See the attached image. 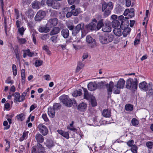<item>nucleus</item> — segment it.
Listing matches in <instances>:
<instances>
[{
    "instance_id": "obj_45",
    "label": "nucleus",
    "mask_w": 153,
    "mask_h": 153,
    "mask_svg": "<svg viewBox=\"0 0 153 153\" xmlns=\"http://www.w3.org/2000/svg\"><path fill=\"white\" fill-rule=\"evenodd\" d=\"M133 109V106L131 104H127L125 106V109L127 111H131Z\"/></svg>"
},
{
    "instance_id": "obj_34",
    "label": "nucleus",
    "mask_w": 153,
    "mask_h": 153,
    "mask_svg": "<svg viewBox=\"0 0 153 153\" xmlns=\"http://www.w3.org/2000/svg\"><path fill=\"white\" fill-rule=\"evenodd\" d=\"M46 146L48 148H50L54 146L53 141L51 140H47L45 143Z\"/></svg>"
},
{
    "instance_id": "obj_60",
    "label": "nucleus",
    "mask_w": 153,
    "mask_h": 153,
    "mask_svg": "<svg viewBox=\"0 0 153 153\" xmlns=\"http://www.w3.org/2000/svg\"><path fill=\"white\" fill-rule=\"evenodd\" d=\"M57 36H53L50 38L51 40L53 42L56 43L57 42Z\"/></svg>"
},
{
    "instance_id": "obj_37",
    "label": "nucleus",
    "mask_w": 153,
    "mask_h": 153,
    "mask_svg": "<svg viewBox=\"0 0 153 153\" xmlns=\"http://www.w3.org/2000/svg\"><path fill=\"white\" fill-rule=\"evenodd\" d=\"M104 25L103 19H101L98 21L97 25H96V28L97 30H99Z\"/></svg>"
},
{
    "instance_id": "obj_27",
    "label": "nucleus",
    "mask_w": 153,
    "mask_h": 153,
    "mask_svg": "<svg viewBox=\"0 0 153 153\" xmlns=\"http://www.w3.org/2000/svg\"><path fill=\"white\" fill-rule=\"evenodd\" d=\"M114 34L117 36H120L122 35V30L121 28H115L113 30Z\"/></svg>"
},
{
    "instance_id": "obj_43",
    "label": "nucleus",
    "mask_w": 153,
    "mask_h": 153,
    "mask_svg": "<svg viewBox=\"0 0 153 153\" xmlns=\"http://www.w3.org/2000/svg\"><path fill=\"white\" fill-rule=\"evenodd\" d=\"M71 11L73 15L77 16L80 13L81 9L80 8H77L75 9L72 10Z\"/></svg>"
},
{
    "instance_id": "obj_22",
    "label": "nucleus",
    "mask_w": 153,
    "mask_h": 153,
    "mask_svg": "<svg viewBox=\"0 0 153 153\" xmlns=\"http://www.w3.org/2000/svg\"><path fill=\"white\" fill-rule=\"evenodd\" d=\"M22 51L24 52L23 53V57L24 58H25L27 55L30 57L33 56L34 53L30 52V50L29 49L23 50Z\"/></svg>"
},
{
    "instance_id": "obj_57",
    "label": "nucleus",
    "mask_w": 153,
    "mask_h": 153,
    "mask_svg": "<svg viewBox=\"0 0 153 153\" xmlns=\"http://www.w3.org/2000/svg\"><path fill=\"white\" fill-rule=\"evenodd\" d=\"M104 82L101 81L97 83V88L101 89L104 86Z\"/></svg>"
},
{
    "instance_id": "obj_58",
    "label": "nucleus",
    "mask_w": 153,
    "mask_h": 153,
    "mask_svg": "<svg viewBox=\"0 0 153 153\" xmlns=\"http://www.w3.org/2000/svg\"><path fill=\"white\" fill-rule=\"evenodd\" d=\"M27 25L28 28L31 29V31L32 32V30L33 29V22H28Z\"/></svg>"
},
{
    "instance_id": "obj_5",
    "label": "nucleus",
    "mask_w": 153,
    "mask_h": 153,
    "mask_svg": "<svg viewBox=\"0 0 153 153\" xmlns=\"http://www.w3.org/2000/svg\"><path fill=\"white\" fill-rule=\"evenodd\" d=\"M152 82H149L148 85L145 81H143L139 84L138 86L139 88L144 91H147L148 90L149 91L152 90Z\"/></svg>"
},
{
    "instance_id": "obj_21",
    "label": "nucleus",
    "mask_w": 153,
    "mask_h": 153,
    "mask_svg": "<svg viewBox=\"0 0 153 153\" xmlns=\"http://www.w3.org/2000/svg\"><path fill=\"white\" fill-rule=\"evenodd\" d=\"M85 27L87 30H95L96 29V24L91 22L85 25Z\"/></svg>"
},
{
    "instance_id": "obj_15",
    "label": "nucleus",
    "mask_w": 153,
    "mask_h": 153,
    "mask_svg": "<svg viewBox=\"0 0 153 153\" xmlns=\"http://www.w3.org/2000/svg\"><path fill=\"white\" fill-rule=\"evenodd\" d=\"M86 41L91 47H94L96 46V42L95 39L92 38L91 36H87Z\"/></svg>"
},
{
    "instance_id": "obj_32",
    "label": "nucleus",
    "mask_w": 153,
    "mask_h": 153,
    "mask_svg": "<svg viewBox=\"0 0 153 153\" xmlns=\"http://www.w3.org/2000/svg\"><path fill=\"white\" fill-rule=\"evenodd\" d=\"M25 14L28 18L32 19L33 17V12L31 9H28L26 12Z\"/></svg>"
},
{
    "instance_id": "obj_39",
    "label": "nucleus",
    "mask_w": 153,
    "mask_h": 153,
    "mask_svg": "<svg viewBox=\"0 0 153 153\" xmlns=\"http://www.w3.org/2000/svg\"><path fill=\"white\" fill-rule=\"evenodd\" d=\"M82 94V90L81 89H79L78 90L74 91L72 95L73 97H76L81 95Z\"/></svg>"
},
{
    "instance_id": "obj_41",
    "label": "nucleus",
    "mask_w": 153,
    "mask_h": 153,
    "mask_svg": "<svg viewBox=\"0 0 153 153\" xmlns=\"http://www.w3.org/2000/svg\"><path fill=\"white\" fill-rule=\"evenodd\" d=\"M141 37V34L139 33L137 34V37L135 38L134 42V44L135 45H136L139 44L140 43V39Z\"/></svg>"
},
{
    "instance_id": "obj_56",
    "label": "nucleus",
    "mask_w": 153,
    "mask_h": 153,
    "mask_svg": "<svg viewBox=\"0 0 153 153\" xmlns=\"http://www.w3.org/2000/svg\"><path fill=\"white\" fill-rule=\"evenodd\" d=\"M42 61L36 60L35 62V65L36 67H38L42 65Z\"/></svg>"
},
{
    "instance_id": "obj_24",
    "label": "nucleus",
    "mask_w": 153,
    "mask_h": 153,
    "mask_svg": "<svg viewBox=\"0 0 153 153\" xmlns=\"http://www.w3.org/2000/svg\"><path fill=\"white\" fill-rule=\"evenodd\" d=\"M57 131L59 134L65 138L68 139L69 138V135L68 132L59 130H58Z\"/></svg>"
},
{
    "instance_id": "obj_28",
    "label": "nucleus",
    "mask_w": 153,
    "mask_h": 153,
    "mask_svg": "<svg viewBox=\"0 0 153 153\" xmlns=\"http://www.w3.org/2000/svg\"><path fill=\"white\" fill-rule=\"evenodd\" d=\"M61 29L60 28L57 27H53L50 33V35L52 36L57 34L60 32Z\"/></svg>"
},
{
    "instance_id": "obj_19",
    "label": "nucleus",
    "mask_w": 153,
    "mask_h": 153,
    "mask_svg": "<svg viewBox=\"0 0 153 153\" xmlns=\"http://www.w3.org/2000/svg\"><path fill=\"white\" fill-rule=\"evenodd\" d=\"M88 88L89 90L92 91L97 88V83L95 82H90L88 85Z\"/></svg>"
},
{
    "instance_id": "obj_8",
    "label": "nucleus",
    "mask_w": 153,
    "mask_h": 153,
    "mask_svg": "<svg viewBox=\"0 0 153 153\" xmlns=\"http://www.w3.org/2000/svg\"><path fill=\"white\" fill-rule=\"evenodd\" d=\"M47 4L49 6L55 9H58L60 6V3L56 0H48Z\"/></svg>"
},
{
    "instance_id": "obj_17",
    "label": "nucleus",
    "mask_w": 153,
    "mask_h": 153,
    "mask_svg": "<svg viewBox=\"0 0 153 153\" xmlns=\"http://www.w3.org/2000/svg\"><path fill=\"white\" fill-rule=\"evenodd\" d=\"M102 30L104 32H109L111 31V23L109 21L108 22L102 27Z\"/></svg>"
},
{
    "instance_id": "obj_33",
    "label": "nucleus",
    "mask_w": 153,
    "mask_h": 153,
    "mask_svg": "<svg viewBox=\"0 0 153 153\" xmlns=\"http://www.w3.org/2000/svg\"><path fill=\"white\" fill-rule=\"evenodd\" d=\"M111 112L107 109H104L103 110L102 114L103 116L106 117H109L111 116Z\"/></svg>"
},
{
    "instance_id": "obj_26",
    "label": "nucleus",
    "mask_w": 153,
    "mask_h": 153,
    "mask_svg": "<svg viewBox=\"0 0 153 153\" xmlns=\"http://www.w3.org/2000/svg\"><path fill=\"white\" fill-rule=\"evenodd\" d=\"M61 34L64 38H67L69 35V31L67 29H63L61 31Z\"/></svg>"
},
{
    "instance_id": "obj_25",
    "label": "nucleus",
    "mask_w": 153,
    "mask_h": 153,
    "mask_svg": "<svg viewBox=\"0 0 153 153\" xmlns=\"http://www.w3.org/2000/svg\"><path fill=\"white\" fill-rule=\"evenodd\" d=\"M14 102H22L21 101V98L20 94L18 92H16L14 94Z\"/></svg>"
},
{
    "instance_id": "obj_55",
    "label": "nucleus",
    "mask_w": 153,
    "mask_h": 153,
    "mask_svg": "<svg viewBox=\"0 0 153 153\" xmlns=\"http://www.w3.org/2000/svg\"><path fill=\"white\" fill-rule=\"evenodd\" d=\"M146 145L148 148L151 149L153 146V142L152 141H148L146 143Z\"/></svg>"
},
{
    "instance_id": "obj_16",
    "label": "nucleus",
    "mask_w": 153,
    "mask_h": 153,
    "mask_svg": "<svg viewBox=\"0 0 153 153\" xmlns=\"http://www.w3.org/2000/svg\"><path fill=\"white\" fill-rule=\"evenodd\" d=\"M125 82L122 78H120L118 81L117 84L114 85V87L120 89L123 88L124 87Z\"/></svg>"
},
{
    "instance_id": "obj_6",
    "label": "nucleus",
    "mask_w": 153,
    "mask_h": 153,
    "mask_svg": "<svg viewBox=\"0 0 153 153\" xmlns=\"http://www.w3.org/2000/svg\"><path fill=\"white\" fill-rule=\"evenodd\" d=\"M123 23L121 24L120 25V28L122 30V34L124 37H126L127 35L130 32V29L128 27L129 24V22H128L127 24L123 25Z\"/></svg>"
},
{
    "instance_id": "obj_30",
    "label": "nucleus",
    "mask_w": 153,
    "mask_h": 153,
    "mask_svg": "<svg viewBox=\"0 0 153 153\" xmlns=\"http://www.w3.org/2000/svg\"><path fill=\"white\" fill-rule=\"evenodd\" d=\"M36 139L38 143H42L44 140L43 136L40 134H37L35 136Z\"/></svg>"
},
{
    "instance_id": "obj_18",
    "label": "nucleus",
    "mask_w": 153,
    "mask_h": 153,
    "mask_svg": "<svg viewBox=\"0 0 153 153\" xmlns=\"http://www.w3.org/2000/svg\"><path fill=\"white\" fill-rule=\"evenodd\" d=\"M14 51L16 59L18 61H20V49L19 46L18 45H16L15 46L14 48H13Z\"/></svg>"
},
{
    "instance_id": "obj_59",
    "label": "nucleus",
    "mask_w": 153,
    "mask_h": 153,
    "mask_svg": "<svg viewBox=\"0 0 153 153\" xmlns=\"http://www.w3.org/2000/svg\"><path fill=\"white\" fill-rule=\"evenodd\" d=\"M18 42L21 44L25 43L26 42V40L25 38H18Z\"/></svg>"
},
{
    "instance_id": "obj_50",
    "label": "nucleus",
    "mask_w": 153,
    "mask_h": 153,
    "mask_svg": "<svg viewBox=\"0 0 153 153\" xmlns=\"http://www.w3.org/2000/svg\"><path fill=\"white\" fill-rule=\"evenodd\" d=\"M134 10L133 8H131L130 9L128 15V16H129L130 18H131L134 16Z\"/></svg>"
},
{
    "instance_id": "obj_2",
    "label": "nucleus",
    "mask_w": 153,
    "mask_h": 153,
    "mask_svg": "<svg viewBox=\"0 0 153 153\" xmlns=\"http://www.w3.org/2000/svg\"><path fill=\"white\" fill-rule=\"evenodd\" d=\"M59 99L64 104L69 107H71L73 103L75 104L76 103L75 100H71L68 96L65 95L60 96Z\"/></svg>"
},
{
    "instance_id": "obj_10",
    "label": "nucleus",
    "mask_w": 153,
    "mask_h": 153,
    "mask_svg": "<svg viewBox=\"0 0 153 153\" xmlns=\"http://www.w3.org/2000/svg\"><path fill=\"white\" fill-rule=\"evenodd\" d=\"M84 25L83 23L78 24L72 31V34L73 36H75L84 27Z\"/></svg>"
},
{
    "instance_id": "obj_35",
    "label": "nucleus",
    "mask_w": 153,
    "mask_h": 153,
    "mask_svg": "<svg viewBox=\"0 0 153 153\" xmlns=\"http://www.w3.org/2000/svg\"><path fill=\"white\" fill-rule=\"evenodd\" d=\"M21 77L22 84H24L25 81V70L24 69H22L21 70Z\"/></svg>"
},
{
    "instance_id": "obj_48",
    "label": "nucleus",
    "mask_w": 153,
    "mask_h": 153,
    "mask_svg": "<svg viewBox=\"0 0 153 153\" xmlns=\"http://www.w3.org/2000/svg\"><path fill=\"white\" fill-rule=\"evenodd\" d=\"M12 68L13 74L14 76H15L17 74V70L16 66L14 64H13L12 65Z\"/></svg>"
},
{
    "instance_id": "obj_52",
    "label": "nucleus",
    "mask_w": 153,
    "mask_h": 153,
    "mask_svg": "<svg viewBox=\"0 0 153 153\" xmlns=\"http://www.w3.org/2000/svg\"><path fill=\"white\" fill-rule=\"evenodd\" d=\"M18 29L19 33H20L21 35H23L24 34V32L25 30L26 29L24 28L23 27L19 28Z\"/></svg>"
},
{
    "instance_id": "obj_64",
    "label": "nucleus",
    "mask_w": 153,
    "mask_h": 153,
    "mask_svg": "<svg viewBox=\"0 0 153 153\" xmlns=\"http://www.w3.org/2000/svg\"><path fill=\"white\" fill-rule=\"evenodd\" d=\"M31 2V0H22V3L24 5L29 4Z\"/></svg>"
},
{
    "instance_id": "obj_42",
    "label": "nucleus",
    "mask_w": 153,
    "mask_h": 153,
    "mask_svg": "<svg viewBox=\"0 0 153 153\" xmlns=\"http://www.w3.org/2000/svg\"><path fill=\"white\" fill-rule=\"evenodd\" d=\"M39 4V1H35L32 4V7L33 9H38L40 8Z\"/></svg>"
},
{
    "instance_id": "obj_29",
    "label": "nucleus",
    "mask_w": 153,
    "mask_h": 153,
    "mask_svg": "<svg viewBox=\"0 0 153 153\" xmlns=\"http://www.w3.org/2000/svg\"><path fill=\"white\" fill-rule=\"evenodd\" d=\"M129 18L127 17H126L124 18V16L123 15L120 16L118 17V19L119 20L121 21V24L123 23V25H126L125 23H126L127 24L129 22L128 20V19Z\"/></svg>"
},
{
    "instance_id": "obj_62",
    "label": "nucleus",
    "mask_w": 153,
    "mask_h": 153,
    "mask_svg": "<svg viewBox=\"0 0 153 153\" xmlns=\"http://www.w3.org/2000/svg\"><path fill=\"white\" fill-rule=\"evenodd\" d=\"M42 117L45 122H48L49 121L46 114H43L42 115Z\"/></svg>"
},
{
    "instance_id": "obj_11",
    "label": "nucleus",
    "mask_w": 153,
    "mask_h": 153,
    "mask_svg": "<svg viewBox=\"0 0 153 153\" xmlns=\"http://www.w3.org/2000/svg\"><path fill=\"white\" fill-rule=\"evenodd\" d=\"M46 15L44 11L39 10L36 15L34 19L35 21H41L45 17Z\"/></svg>"
},
{
    "instance_id": "obj_31",
    "label": "nucleus",
    "mask_w": 153,
    "mask_h": 153,
    "mask_svg": "<svg viewBox=\"0 0 153 153\" xmlns=\"http://www.w3.org/2000/svg\"><path fill=\"white\" fill-rule=\"evenodd\" d=\"M55 110L52 108L50 107L48 108V114L51 117L53 118L55 116Z\"/></svg>"
},
{
    "instance_id": "obj_1",
    "label": "nucleus",
    "mask_w": 153,
    "mask_h": 153,
    "mask_svg": "<svg viewBox=\"0 0 153 153\" xmlns=\"http://www.w3.org/2000/svg\"><path fill=\"white\" fill-rule=\"evenodd\" d=\"M138 83V82L136 78L133 79L129 78L126 81V87L128 89L135 91L137 89Z\"/></svg>"
},
{
    "instance_id": "obj_47",
    "label": "nucleus",
    "mask_w": 153,
    "mask_h": 153,
    "mask_svg": "<svg viewBox=\"0 0 153 153\" xmlns=\"http://www.w3.org/2000/svg\"><path fill=\"white\" fill-rule=\"evenodd\" d=\"M131 123L133 126H136L137 125L139 122L138 120L135 118H133L131 121Z\"/></svg>"
},
{
    "instance_id": "obj_53",
    "label": "nucleus",
    "mask_w": 153,
    "mask_h": 153,
    "mask_svg": "<svg viewBox=\"0 0 153 153\" xmlns=\"http://www.w3.org/2000/svg\"><path fill=\"white\" fill-rule=\"evenodd\" d=\"M112 25L114 27H117L119 26L120 25V22L117 20H113L112 22Z\"/></svg>"
},
{
    "instance_id": "obj_14",
    "label": "nucleus",
    "mask_w": 153,
    "mask_h": 153,
    "mask_svg": "<svg viewBox=\"0 0 153 153\" xmlns=\"http://www.w3.org/2000/svg\"><path fill=\"white\" fill-rule=\"evenodd\" d=\"M113 7V4L110 1L108 3L104 2L102 3V11H104L107 9V8L112 9Z\"/></svg>"
},
{
    "instance_id": "obj_36",
    "label": "nucleus",
    "mask_w": 153,
    "mask_h": 153,
    "mask_svg": "<svg viewBox=\"0 0 153 153\" xmlns=\"http://www.w3.org/2000/svg\"><path fill=\"white\" fill-rule=\"evenodd\" d=\"M66 25L68 28L70 30H72L74 29V26L72 20H69L66 23Z\"/></svg>"
},
{
    "instance_id": "obj_20",
    "label": "nucleus",
    "mask_w": 153,
    "mask_h": 153,
    "mask_svg": "<svg viewBox=\"0 0 153 153\" xmlns=\"http://www.w3.org/2000/svg\"><path fill=\"white\" fill-rule=\"evenodd\" d=\"M86 108V104L83 102L80 103L77 106V109L80 112H83L85 111Z\"/></svg>"
},
{
    "instance_id": "obj_23",
    "label": "nucleus",
    "mask_w": 153,
    "mask_h": 153,
    "mask_svg": "<svg viewBox=\"0 0 153 153\" xmlns=\"http://www.w3.org/2000/svg\"><path fill=\"white\" fill-rule=\"evenodd\" d=\"M50 30L48 27L47 26V24L44 26H39L38 28L39 31L41 33H47Z\"/></svg>"
},
{
    "instance_id": "obj_7",
    "label": "nucleus",
    "mask_w": 153,
    "mask_h": 153,
    "mask_svg": "<svg viewBox=\"0 0 153 153\" xmlns=\"http://www.w3.org/2000/svg\"><path fill=\"white\" fill-rule=\"evenodd\" d=\"M44 148L40 144L38 143L37 146H33L32 148V153H45Z\"/></svg>"
},
{
    "instance_id": "obj_51",
    "label": "nucleus",
    "mask_w": 153,
    "mask_h": 153,
    "mask_svg": "<svg viewBox=\"0 0 153 153\" xmlns=\"http://www.w3.org/2000/svg\"><path fill=\"white\" fill-rule=\"evenodd\" d=\"M137 147L135 145H134L131 147V150L133 153H137Z\"/></svg>"
},
{
    "instance_id": "obj_38",
    "label": "nucleus",
    "mask_w": 153,
    "mask_h": 153,
    "mask_svg": "<svg viewBox=\"0 0 153 153\" xmlns=\"http://www.w3.org/2000/svg\"><path fill=\"white\" fill-rule=\"evenodd\" d=\"M33 36V40L34 44H36V36L37 34V32L34 29L32 30V32H31Z\"/></svg>"
},
{
    "instance_id": "obj_54",
    "label": "nucleus",
    "mask_w": 153,
    "mask_h": 153,
    "mask_svg": "<svg viewBox=\"0 0 153 153\" xmlns=\"http://www.w3.org/2000/svg\"><path fill=\"white\" fill-rule=\"evenodd\" d=\"M8 123L7 121H4L3 122V126L5 127L4 128V130H7L9 129L10 127V125H8Z\"/></svg>"
},
{
    "instance_id": "obj_4",
    "label": "nucleus",
    "mask_w": 153,
    "mask_h": 153,
    "mask_svg": "<svg viewBox=\"0 0 153 153\" xmlns=\"http://www.w3.org/2000/svg\"><path fill=\"white\" fill-rule=\"evenodd\" d=\"M84 92V98L87 100H88L90 98L91 99V103L93 107H94L97 105V102L95 98L92 96L90 95L88 92V91L86 88H82Z\"/></svg>"
},
{
    "instance_id": "obj_12",
    "label": "nucleus",
    "mask_w": 153,
    "mask_h": 153,
    "mask_svg": "<svg viewBox=\"0 0 153 153\" xmlns=\"http://www.w3.org/2000/svg\"><path fill=\"white\" fill-rule=\"evenodd\" d=\"M58 23V19L56 18H52L50 19L48 21L47 26L50 29L51 28L56 26Z\"/></svg>"
},
{
    "instance_id": "obj_44",
    "label": "nucleus",
    "mask_w": 153,
    "mask_h": 153,
    "mask_svg": "<svg viewBox=\"0 0 153 153\" xmlns=\"http://www.w3.org/2000/svg\"><path fill=\"white\" fill-rule=\"evenodd\" d=\"M16 117L17 120L21 121H23L25 119V115L23 113H21L18 114Z\"/></svg>"
},
{
    "instance_id": "obj_63",
    "label": "nucleus",
    "mask_w": 153,
    "mask_h": 153,
    "mask_svg": "<svg viewBox=\"0 0 153 153\" xmlns=\"http://www.w3.org/2000/svg\"><path fill=\"white\" fill-rule=\"evenodd\" d=\"M15 15L16 16V19H18L19 17V11L17 9H15Z\"/></svg>"
},
{
    "instance_id": "obj_3",
    "label": "nucleus",
    "mask_w": 153,
    "mask_h": 153,
    "mask_svg": "<svg viewBox=\"0 0 153 153\" xmlns=\"http://www.w3.org/2000/svg\"><path fill=\"white\" fill-rule=\"evenodd\" d=\"M114 38V35L110 34H105L99 36L100 41L102 44H106L112 42Z\"/></svg>"
},
{
    "instance_id": "obj_46",
    "label": "nucleus",
    "mask_w": 153,
    "mask_h": 153,
    "mask_svg": "<svg viewBox=\"0 0 153 153\" xmlns=\"http://www.w3.org/2000/svg\"><path fill=\"white\" fill-rule=\"evenodd\" d=\"M110 9L107 8L104 12L103 15L105 17H106L109 16L111 13V10Z\"/></svg>"
},
{
    "instance_id": "obj_49",
    "label": "nucleus",
    "mask_w": 153,
    "mask_h": 153,
    "mask_svg": "<svg viewBox=\"0 0 153 153\" xmlns=\"http://www.w3.org/2000/svg\"><path fill=\"white\" fill-rule=\"evenodd\" d=\"M61 105L59 103H55L53 105V108L55 110H57L60 109Z\"/></svg>"
},
{
    "instance_id": "obj_40",
    "label": "nucleus",
    "mask_w": 153,
    "mask_h": 153,
    "mask_svg": "<svg viewBox=\"0 0 153 153\" xmlns=\"http://www.w3.org/2000/svg\"><path fill=\"white\" fill-rule=\"evenodd\" d=\"M30 89L29 88H28L26 89L24 92L22 94L21 96V101H23L25 100V98L28 92H29Z\"/></svg>"
},
{
    "instance_id": "obj_61",
    "label": "nucleus",
    "mask_w": 153,
    "mask_h": 153,
    "mask_svg": "<svg viewBox=\"0 0 153 153\" xmlns=\"http://www.w3.org/2000/svg\"><path fill=\"white\" fill-rule=\"evenodd\" d=\"M134 143V141L132 140H129L127 142V144L129 147H131L133 146Z\"/></svg>"
},
{
    "instance_id": "obj_9",
    "label": "nucleus",
    "mask_w": 153,
    "mask_h": 153,
    "mask_svg": "<svg viewBox=\"0 0 153 153\" xmlns=\"http://www.w3.org/2000/svg\"><path fill=\"white\" fill-rule=\"evenodd\" d=\"M37 128L40 133L43 135L45 136L48 132V129L47 127L42 124L40 123L38 126Z\"/></svg>"
},
{
    "instance_id": "obj_13",
    "label": "nucleus",
    "mask_w": 153,
    "mask_h": 153,
    "mask_svg": "<svg viewBox=\"0 0 153 153\" xmlns=\"http://www.w3.org/2000/svg\"><path fill=\"white\" fill-rule=\"evenodd\" d=\"M114 82L111 81L109 84L107 83L105 84V86L107 89V91L108 97L109 96H111V95L112 93V89L114 87Z\"/></svg>"
}]
</instances>
